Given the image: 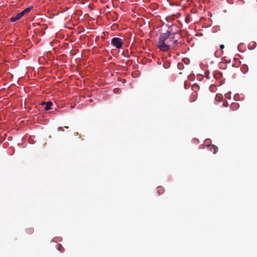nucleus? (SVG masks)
<instances>
[{
    "label": "nucleus",
    "instance_id": "1a4fd4ad",
    "mask_svg": "<svg viewBox=\"0 0 257 257\" xmlns=\"http://www.w3.org/2000/svg\"><path fill=\"white\" fill-rule=\"evenodd\" d=\"M31 9L32 8L31 7L27 8L25 9L24 11H23L22 13H23V15L24 16L26 14L28 13L31 10Z\"/></svg>",
    "mask_w": 257,
    "mask_h": 257
},
{
    "label": "nucleus",
    "instance_id": "f257e3e1",
    "mask_svg": "<svg viewBox=\"0 0 257 257\" xmlns=\"http://www.w3.org/2000/svg\"><path fill=\"white\" fill-rule=\"evenodd\" d=\"M178 44V40L175 39V34L167 31L160 35L157 47L161 51H167L170 49L174 48Z\"/></svg>",
    "mask_w": 257,
    "mask_h": 257
},
{
    "label": "nucleus",
    "instance_id": "4468645a",
    "mask_svg": "<svg viewBox=\"0 0 257 257\" xmlns=\"http://www.w3.org/2000/svg\"><path fill=\"white\" fill-rule=\"evenodd\" d=\"M223 105L225 106V102H223Z\"/></svg>",
    "mask_w": 257,
    "mask_h": 257
},
{
    "label": "nucleus",
    "instance_id": "39448f33",
    "mask_svg": "<svg viewBox=\"0 0 257 257\" xmlns=\"http://www.w3.org/2000/svg\"><path fill=\"white\" fill-rule=\"evenodd\" d=\"M223 96L222 94L218 93L215 97V100L217 102H220L223 100Z\"/></svg>",
    "mask_w": 257,
    "mask_h": 257
},
{
    "label": "nucleus",
    "instance_id": "7ed1b4c3",
    "mask_svg": "<svg viewBox=\"0 0 257 257\" xmlns=\"http://www.w3.org/2000/svg\"><path fill=\"white\" fill-rule=\"evenodd\" d=\"M24 16L23 13L21 12L20 13H18L16 17H13L11 18V22H16V21L19 20L21 18H22Z\"/></svg>",
    "mask_w": 257,
    "mask_h": 257
},
{
    "label": "nucleus",
    "instance_id": "f3484780",
    "mask_svg": "<svg viewBox=\"0 0 257 257\" xmlns=\"http://www.w3.org/2000/svg\"><path fill=\"white\" fill-rule=\"evenodd\" d=\"M65 128H68V126H65Z\"/></svg>",
    "mask_w": 257,
    "mask_h": 257
},
{
    "label": "nucleus",
    "instance_id": "ddd939ff",
    "mask_svg": "<svg viewBox=\"0 0 257 257\" xmlns=\"http://www.w3.org/2000/svg\"><path fill=\"white\" fill-rule=\"evenodd\" d=\"M233 105L237 106V105H238V104H237V103H235V104H233Z\"/></svg>",
    "mask_w": 257,
    "mask_h": 257
},
{
    "label": "nucleus",
    "instance_id": "9b49d317",
    "mask_svg": "<svg viewBox=\"0 0 257 257\" xmlns=\"http://www.w3.org/2000/svg\"><path fill=\"white\" fill-rule=\"evenodd\" d=\"M223 62H221L220 63H219V65H220V67H222V66L223 65Z\"/></svg>",
    "mask_w": 257,
    "mask_h": 257
},
{
    "label": "nucleus",
    "instance_id": "f8f14e48",
    "mask_svg": "<svg viewBox=\"0 0 257 257\" xmlns=\"http://www.w3.org/2000/svg\"><path fill=\"white\" fill-rule=\"evenodd\" d=\"M58 129L59 131H64V130L61 127H59Z\"/></svg>",
    "mask_w": 257,
    "mask_h": 257
},
{
    "label": "nucleus",
    "instance_id": "f03ea898",
    "mask_svg": "<svg viewBox=\"0 0 257 257\" xmlns=\"http://www.w3.org/2000/svg\"><path fill=\"white\" fill-rule=\"evenodd\" d=\"M123 42V40L118 37L113 38L111 41V44L117 49H120L122 48Z\"/></svg>",
    "mask_w": 257,
    "mask_h": 257
},
{
    "label": "nucleus",
    "instance_id": "dca6fc26",
    "mask_svg": "<svg viewBox=\"0 0 257 257\" xmlns=\"http://www.w3.org/2000/svg\"><path fill=\"white\" fill-rule=\"evenodd\" d=\"M197 86H193V87H197Z\"/></svg>",
    "mask_w": 257,
    "mask_h": 257
},
{
    "label": "nucleus",
    "instance_id": "20e7f679",
    "mask_svg": "<svg viewBox=\"0 0 257 257\" xmlns=\"http://www.w3.org/2000/svg\"><path fill=\"white\" fill-rule=\"evenodd\" d=\"M42 105H45L44 108L46 110H48L51 109L52 102L51 101H48L47 102L43 101L42 102Z\"/></svg>",
    "mask_w": 257,
    "mask_h": 257
},
{
    "label": "nucleus",
    "instance_id": "423d86ee",
    "mask_svg": "<svg viewBox=\"0 0 257 257\" xmlns=\"http://www.w3.org/2000/svg\"><path fill=\"white\" fill-rule=\"evenodd\" d=\"M223 51H222V50H219V49H217L215 53V55L216 57H221V56L223 54Z\"/></svg>",
    "mask_w": 257,
    "mask_h": 257
},
{
    "label": "nucleus",
    "instance_id": "2eb2a0df",
    "mask_svg": "<svg viewBox=\"0 0 257 257\" xmlns=\"http://www.w3.org/2000/svg\"><path fill=\"white\" fill-rule=\"evenodd\" d=\"M58 246H60L61 247H62V246H61V245H60V244H59V245H58Z\"/></svg>",
    "mask_w": 257,
    "mask_h": 257
},
{
    "label": "nucleus",
    "instance_id": "6e6552de",
    "mask_svg": "<svg viewBox=\"0 0 257 257\" xmlns=\"http://www.w3.org/2000/svg\"><path fill=\"white\" fill-rule=\"evenodd\" d=\"M210 149L211 151L213 152V153L214 154H215L216 153V152L217 151L218 148L214 145H212L210 147Z\"/></svg>",
    "mask_w": 257,
    "mask_h": 257
},
{
    "label": "nucleus",
    "instance_id": "9d476101",
    "mask_svg": "<svg viewBox=\"0 0 257 257\" xmlns=\"http://www.w3.org/2000/svg\"><path fill=\"white\" fill-rule=\"evenodd\" d=\"M224 48V45L223 44H221L220 45V49L219 50H222L223 51V49Z\"/></svg>",
    "mask_w": 257,
    "mask_h": 257
},
{
    "label": "nucleus",
    "instance_id": "0eeeda50",
    "mask_svg": "<svg viewBox=\"0 0 257 257\" xmlns=\"http://www.w3.org/2000/svg\"><path fill=\"white\" fill-rule=\"evenodd\" d=\"M157 191L158 194L160 195V194H162L163 193V192L164 191V189L162 187L159 186V187H157Z\"/></svg>",
    "mask_w": 257,
    "mask_h": 257
}]
</instances>
